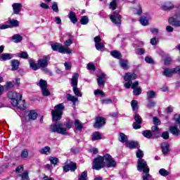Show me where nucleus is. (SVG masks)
Here are the masks:
<instances>
[{"label": "nucleus", "instance_id": "9", "mask_svg": "<svg viewBox=\"0 0 180 180\" xmlns=\"http://www.w3.org/2000/svg\"><path fill=\"white\" fill-rule=\"evenodd\" d=\"M50 55L44 56L42 58L38 60V65L39 68H42L46 72H49V70L46 68L49 65V61H50ZM45 68V69H44Z\"/></svg>", "mask_w": 180, "mask_h": 180}, {"label": "nucleus", "instance_id": "36", "mask_svg": "<svg viewBox=\"0 0 180 180\" xmlns=\"http://www.w3.org/2000/svg\"><path fill=\"white\" fill-rule=\"evenodd\" d=\"M88 178V172L84 171L81 173V174L79 176L78 179L79 180H86Z\"/></svg>", "mask_w": 180, "mask_h": 180}, {"label": "nucleus", "instance_id": "24", "mask_svg": "<svg viewBox=\"0 0 180 180\" xmlns=\"http://www.w3.org/2000/svg\"><path fill=\"white\" fill-rule=\"evenodd\" d=\"M66 98L68 101H69L70 102H72L73 106H75V103L78 102V98L71 94H67Z\"/></svg>", "mask_w": 180, "mask_h": 180}, {"label": "nucleus", "instance_id": "43", "mask_svg": "<svg viewBox=\"0 0 180 180\" xmlns=\"http://www.w3.org/2000/svg\"><path fill=\"white\" fill-rule=\"evenodd\" d=\"M20 155L21 158L22 159L27 158V157H29V151L27 150V149H24L23 150H22Z\"/></svg>", "mask_w": 180, "mask_h": 180}, {"label": "nucleus", "instance_id": "47", "mask_svg": "<svg viewBox=\"0 0 180 180\" xmlns=\"http://www.w3.org/2000/svg\"><path fill=\"white\" fill-rule=\"evenodd\" d=\"M174 8V5L171 3H167L164 6L163 8L165 11H169L170 9H172Z\"/></svg>", "mask_w": 180, "mask_h": 180}, {"label": "nucleus", "instance_id": "11", "mask_svg": "<svg viewBox=\"0 0 180 180\" xmlns=\"http://www.w3.org/2000/svg\"><path fill=\"white\" fill-rule=\"evenodd\" d=\"M39 86L41 88V94H42L43 96H50L51 93H50V91L49 90V89H47V82L46 81H45L44 79H41L39 81Z\"/></svg>", "mask_w": 180, "mask_h": 180}, {"label": "nucleus", "instance_id": "44", "mask_svg": "<svg viewBox=\"0 0 180 180\" xmlns=\"http://www.w3.org/2000/svg\"><path fill=\"white\" fill-rule=\"evenodd\" d=\"M49 161L53 165H57V162H58V158L56 157H50Z\"/></svg>", "mask_w": 180, "mask_h": 180}, {"label": "nucleus", "instance_id": "17", "mask_svg": "<svg viewBox=\"0 0 180 180\" xmlns=\"http://www.w3.org/2000/svg\"><path fill=\"white\" fill-rule=\"evenodd\" d=\"M106 81V75L104 73H101L98 75L97 82L98 86H103L105 85V82Z\"/></svg>", "mask_w": 180, "mask_h": 180}, {"label": "nucleus", "instance_id": "41", "mask_svg": "<svg viewBox=\"0 0 180 180\" xmlns=\"http://www.w3.org/2000/svg\"><path fill=\"white\" fill-rule=\"evenodd\" d=\"M159 174L162 176H168V175H169V172L167 171L165 169H160L159 170Z\"/></svg>", "mask_w": 180, "mask_h": 180}, {"label": "nucleus", "instance_id": "48", "mask_svg": "<svg viewBox=\"0 0 180 180\" xmlns=\"http://www.w3.org/2000/svg\"><path fill=\"white\" fill-rule=\"evenodd\" d=\"M143 180H152L151 175L148 172H144L142 176Z\"/></svg>", "mask_w": 180, "mask_h": 180}, {"label": "nucleus", "instance_id": "3", "mask_svg": "<svg viewBox=\"0 0 180 180\" xmlns=\"http://www.w3.org/2000/svg\"><path fill=\"white\" fill-rule=\"evenodd\" d=\"M64 104L60 103L55 106L54 110L51 111V115L53 117V120L57 122V120H60L63 116V112H64Z\"/></svg>", "mask_w": 180, "mask_h": 180}, {"label": "nucleus", "instance_id": "21", "mask_svg": "<svg viewBox=\"0 0 180 180\" xmlns=\"http://www.w3.org/2000/svg\"><path fill=\"white\" fill-rule=\"evenodd\" d=\"M125 146L129 147V148H139V147H140V146H139V143L133 141H127V143H125Z\"/></svg>", "mask_w": 180, "mask_h": 180}, {"label": "nucleus", "instance_id": "58", "mask_svg": "<svg viewBox=\"0 0 180 180\" xmlns=\"http://www.w3.org/2000/svg\"><path fill=\"white\" fill-rule=\"evenodd\" d=\"M162 139H165V140H168L169 139V133L168 131H165L162 134Z\"/></svg>", "mask_w": 180, "mask_h": 180}, {"label": "nucleus", "instance_id": "2", "mask_svg": "<svg viewBox=\"0 0 180 180\" xmlns=\"http://www.w3.org/2000/svg\"><path fill=\"white\" fill-rule=\"evenodd\" d=\"M73 124L74 122L69 120L66 122L65 127H64V124H63V123H58L54 125H51L50 129L51 131H52L53 133H58V134L67 136V134H68L67 129H71Z\"/></svg>", "mask_w": 180, "mask_h": 180}, {"label": "nucleus", "instance_id": "63", "mask_svg": "<svg viewBox=\"0 0 180 180\" xmlns=\"http://www.w3.org/2000/svg\"><path fill=\"white\" fill-rule=\"evenodd\" d=\"M87 69L91 71H95V65L91 63L87 64Z\"/></svg>", "mask_w": 180, "mask_h": 180}, {"label": "nucleus", "instance_id": "10", "mask_svg": "<svg viewBox=\"0 0 180 180\" xmlns=\"http://www.w3.org/2000/svg\"><path fill=\"white\" fill-rule=\"evenodd\" d=\"M137 168H138V171L139 172L143 171V173L150 172V169L147 165V162H146V160H144L143 159L138 160Z\"/></svg>", "mask_w": 180, "mask_h": 180}, {"label": "nucleus", "instance_id": "51", "mask_svg": "<svg viewBox=\"0 0 180 180\" xmlns=\"http://www.w3.org/2000/svg\"><path fill=\"white\" fill-rule=\"evenodd\" d=\"M10 24L14 26V27H18V26H19V21H18V20H11Z\"/></svg>", "mask_w": 180, "mask_h": 180}, {"label": "nucleus", "instance_id": "29", "mask_svg": "<svg viewBox=\"0 0 180 180\" xmlns=\"http://www.w3.org/2000/svg\"><path fill=\"white\" fill-rule=\"evenodd\" d=\"M75 127L76 130H79V131H81V130H82V128L84 127L82 123H81V122H79L78 120H75Z\"/></svg>", "mask_w": 180, "mask_h": 180}, {"label": "nucleus", "instance_id": "8", "mask_svg": "<svg viewBox=\"0 0 180 180\" xmlns=\"http://www.w3.org/2000/svg\"><path fill=\"white\" fill-rule=\"evenodd\" d=\"M104 167L105 162H103L102 156H98L94 160L92 166L93 169L99 171V169H102V168H104Z\"/></svg>", "mask_w": 180, "mask_h": 180}, {"label": "nucleus", "instance_id": "31", "mask_svg": "<svg viewBox=\"0 0 180 180\" xmlns=\"http://www.w3.org/2000/svg\"><path fill=\"white\" fill-rule=\"evenodd\" d=\"M119 140L121 141V143H124L125 144L127 141H129L127 139V136H126L124 133H120Z\"/></svg>", "mask_w": 180, "mask_h": 180}, {"label": "nucleus", "instance_id": "55", "mask_svg": "<svg viewBox=\"0 0 180 180\" xmlns=\"http://www.w3.org/2000/svg\"><path fill=\"white\" fill-rule=\"evenodd\" d=\"M155 105H156L155 102H154L153 101H149L147 106L149 109H153V108H154V106H155Z\"/></svg>", "mask_w": 180, "mask_h": 180}, {"label": "nucleus", "instance_id": "27", "mask_svg": "<svg viewBox=\"0 0 180 180\" xmlns=\"http://www.w3.org/2000/svg\"><path fill=\"white\" fill-rule=\"evenodd\" d=\"M28 117L30 120H36L37 119V112L34 110H30L28 113Z\"/></svg>", "mask_w": 180, "mask_h": 180}, {"label": "nucleus", "instance_id": "56", "mask_svg": "<svg viewBox=\"0 0 180 180\" xmlns=\"http://www.w3.org/2000/svg\"><path fill=\"white\" fill-rule=\"evenodd\" d=\"M101 103H102V105H109V104L112 103V99L108 98V99L101 100Z\"/></svg>", "mask_w": 180, "mask_h": 180}, {"label": "nucleus", "instance_id": "23", "mask_svg": "<svg viewBox=\"0 0 180 180\" xmlns=\"http://www.w3.org/2000/svg\"><path fill=\"white\" fill-rule=\"evenodd\" d=\"M0 58L2 61H6L8 60H11L13 58V56L11 53H3L0 55Z\"/></svg>", "mask_w": 180, "mask_h": 180}, {"label": "nucleus", "instance_id": "37", "mask_svg": "<svg viewBox=\"0 0 180 180\" xmlns=\"http://www.w3.org/2000/svg\"><path fill=\"white\" fill-rule=\"evenodd\" d=\"M89 22V19L88 18V16H82L80 20L81 25H88V22Z\"/></svg>", "mask_w": 180, "mask_h": 180}, {"label": "nucleus", "instance_id": "39", "mask_svg": "<svg viewBox=\"0 0 180 180\" xmlns=\"http://www.w3.org/2000/svg\"><path fill=\"white\" fill-rule=\"evenodd\" d=\"M139 103H137V101L136 100H133L131 102V106L132 108V110H137V109H139Z\"/></svg>", "mask_w": 180, "mask_h": 180}, {"label": "nucleus", "instance_id": "25", "mask_svg": "<svg viewBox=\"0 0 180 180\" xmlns=\"http://www.w3.org/2000/svg\"><path fill=\"white\" fill-rule=\"evenodd\" d=\"M161 149L163 154H167L169 151V144L167 143H162L161 144Z\"/></svg>", "mask_w": 180, "mask_h": 180}, {"label": "nucleus", "instance_id": "19", "mask_svg": "<svg viewBox=\"0 0 180 180\" xmlns=\"http://www.w3.org/2000/svg\"><path fill=\"white\" fill-rule=\"evenodd\" d=\"M13 13L15 15L19 14L20 11H22V4L20 3H14L12 5Z\"/></svg>", "mask_w": 180, "mask_h": 180}, {"label": "nucleus", "instance_id": "26", "mask_svg": "<svg viewBox=\"0 0 180 180\" xmlns=\"http://www.w3.org/2000/svg\"><path fill=\"white\" fill-rule=\"evenodd\" d=\"M12 40L14 43H20V41L23 40V37L20 34H16L12 37Z\"/></svg>", "mask_w": 180, "mask_h": 180}, {"label": "nucleus", "instance_id": "61", "mask_svg": "<svg viewBox=\"0 0 180 180\" xmlns=\"http://www.w3.org/2000/svg\"><path fill=\"white\" fill-rule=\"evenodd\" d=\"M72 44V39H68L65 41V47H70Z\"/></svg>", "mask_w": 180, "mask_h": 180}, {"label": "nucleus", "instance_id": "32", "mask_svg": "<svg viewBox=\"0 0 180 180\" xmlns=\"http://www.w3.org/2000/svg\"><path fill=\"white\" fill-rule=\"evenodd\" d=\"M39 153L41 154H44V155H49V154H50V147L49 146H45L44 148H42L40 150H39Z\"/></svg>", "mask_w": 180, "mask_h": 180}, {"label": "nucleus", "instance_id": "33", "mask_svg": "<svg viewBox=\"0 0 180 180\" xmlns=\"http://www.w3.org/2000/svg\"><path fill=\"white\" fill-rule=\"evenodd\" d=\"M147 95V99H153V98H155L157 96V93L154 91H148L146 93Z\"/></svg>", "mask_w": 180, "mask_h": 180}, {"label": "nucleus", "instance_id": "35", "mask_svg": "<svg viewBox=\"0 0 180 180\" xmlns=\"http://www.w3.org/2000/svg\"><path fill=\"white\" fill-rule=\"evenodd\" d=\"M111 56H112V57H114L115 58H117L120 59L122 58V53H120V52L117 51H112L110 52Z\"/></svg>", "mask_w": 180, "mask_h": 180}, {"label": "nucleus", "instance_id": "12", "mask_svg": "<svg viewBox=\"0 0 180 180\" xmlns=\"http://www.w3.org/2000/svg\"><path fill=\"white\" fill-rule=\"evenodd\" d=\"M110 19L115 25L122 24V15L119 14V11H116L112 15H110Z\"/></svg>", "mask_w": 180, "mask_h": 180}, {"label": "nucleus", "instance_id": "49", "mask_svg": "<svg viewBox=\"0 0 180 180\" xmlns=\"http://www.w3.org/2000/svg\"><path fill=\"white\" fill-rule=\"evenodd\" d=\"M143 155H144V153L141 150L139 149L138 151L136 152L137 158H139V160H143Z\"/></svg>", "mask_w": 180, "mask_h": 180}, {"label": "nucleus", "instance_id": "53", "mask_svg": "<svg viewBox=\"0 0 180 180\" xmlns=\"http://www.w3.org/2000/svg\"><path fill=\"white\" fill-rule=\"evenodd\" d=\"M134 91H133V93H134V95H140V94H141V88L140 87H136L135 89H133Z\"/></svg>", "mask_w": 180, "mask_h": 180}, {"label": "nucleus", "instance_id": "62", "mask_svg": "<svg viewBox=\"0 0 180 180\" xmlns=\"http://www.w3.org/2000/svg\"><path fill=\"white\" fill-rule=\"evenodd\" d=\"M153 123L155 126H159V124H161L160 120L155 117H153Z\"/></svg>", "mask_w": 180, "mask_h": 180}, {"label": "nucleus", "instance_id": "42", "mask_svg": "<svg viewBox=\"0 0 180 180\" xmlns=\"http://www.w3.org/2000/svg\"><path fill=\"white\" fill-rule=\"evenodd\" d=\"M91 140H93V141H95V140H101V134H99V132H97V131L94 132L93 134Z\"/></svg>", "mask_w": 180, "mask_h": 180}, {"label": "nucleus", "instance_id": "14", "mask_svg": "<svg viewBox=\"0 0 180 180\" xmlns=\"http://www.w3.org/2000/svg\"><path fill=\"white\" fill-rule=\"evenodd\" d=\"M169 23L173 25V26H180V13H178L174 17L169 18Z\"/></svg>", "mask_w": 180, "mask_h": 180}, {"label": "nucleus", "instance_id": "18", "mask_svg": "<svg viewBox=\"0 0 180 180\" xmlns=\"http://www.w3.org/2000/svg\"><path fill=\"white\" fill-rule=\"evenodd\" d=\"M77 169V164L76 163H70L63 167V171L65 172H68V171L74 172Z\"/></svg>", "mask_w": 180, "mask_h": 180}, {"label": "nucleus", "instance_id": "4", "mask_svg": "<svg viewBox=\"0 0 180 180\" xmlns=\"http://www.w3.org/2000/svg\"><path fill=\"white\" fill-rule=\"evenodd\" d=\"M51 47L53 51H58L61 54H71L72 53L71 49L63 46L60 43L52 44Z\"/></svg>", "mask_w": 180, "mask_h": 180}, {"label": "nucleus", "instance_id": "38", "mask_svg": "<svg viewBox=\"0 0 180 180\" xmlns=\"http://www.w3.org/2000/svg\"><path fill=\"white\" fill-rule=\"evenodd\" d=\"M139 22L142 26H147L148 25V20L146 17H141Z\"/></svg>", "mask_w": 180, "mask_h": 180}, {"label": "nucleus", "instance_id": "52", "mask_svg": "<svg viewBox=\"0 0 180 180\" xmlns=\"http://www.w3.org/2000/svg\"><path fill=\"white\" fill-rule=\"evenodd\" d=\"M174 120L176 124H180V115L176 114L174 117Z\"/></svg>", "mask_w": 180, "mask_h": 180}, {"label": "nucleus", "instance_id": "54", "mask_svg": "<svg viewBox=\"0 0 180 180\" xmlns=\"http://www.w3.org/2000/svg\"><path fill=\"white\" fill-rule=\"evenodd\" d=\"M94 95H101L102 98H105V93L101 90L97 89L94 91Z\"/></svg>", "mask_w": 180, "mask_h": 180}, {"label": "nucleus", "instance_id": "20", "mask_svg": "<svg viewBox=\"0 0 180 180\" xmlns=\"http://www.w3.org/2000/svg\"><path fill=\"white\" fill-rule=\"evenodd\" d=\"M136 78H137V75H136L135 73H126L125 76H124V81H133L134 79H136Z\"/></svg>", "mask_w": 180, "mask_h": 180}, {"label": "nucleus", "instance_id": "16", "mask_svg": "<svg viewBox=\"0 0 180 180\" xmlns=\"http://www.w3.org/2000/svg\"><path fill=\"white\" fill-rule=\"evenodd\" d=\"M169 131L173 136H180V124H174L169 127Z\"/></svg>", "mask_w": 180, "mask_h": 180}, {"label": "nucleus", "instance_id": "15", "mask_svg": "<svg viewBox=\"0 0 180 180\" xmlns=\"http://www.w3.org/2000/svg\"><path fill=\"white\" fill-rule=\"evenodd\" d=\"M106 123V121H105V118L102 117H97L96 118V122L94 124V127L96 129H101L102 126H103Z\"/></svg>", "mask_w": 180, "mask_h": 180}, {"label": "nucleus", "instance_id": "50", "mask_svg": "<svg viewBox=\"0 0 180 180\" xmlns=\"http://www.w3.org/2000/svg\"><path fill=\"white\" fill-rule=\"evenodd\" d=\"M21 178L22 180H30L29 179V173L27 172H25L21 174Z\"/></svg>", "mask_w": 180, "mask_h": 180}, {"label": "nucleus", "instance_id": "13", "mask_svg": "<svg viewBox=\"0 0 180 180\" xmlns=\"http://www.w3.org/2000/svg\"><path fill=\"white\" fill-rule=\"evenodd\" d=\"M134 120L135 122L133 124L134 129L136 130H137V129H141V125L140 124L143 123V120L141 119V117H140V115H139L137 112H135Z\"/></svg>", "mask_w": 180, "mask_h": 180}, {"label": "nucleus", "instance_id": "7", "mask_svg": "<svg viewBox=\"0 0 180 180\" xmlns=\"http://www.w3.org/2000/svg\"><path fill=\"white\" fill-rule=\"evenodd\" d=\"M102 158L105 167H108V168L116 167V161H115V160L112 158V156L110 155L105 154L103 157H102Z\"/></svg>", "mask_w": 180, "mask_h": 180}, {"label": "nucleus", "instance_id": "45", "mask_svg": "<svg viewBox=\"0 0 180 180\" xmlns=\"http://www.w3.org/2000/svg\"><path fill=\"white\" fill-rule=\"evenodd\" d=\"M117 6V2L116 0L112 1L110 3V9H112V11H115Z\"/></svg>", "mask_w": 180, "mask_h": 180}, {"label": "nucleus", "instance_id": "22", "mask_svg": "<svg viewBox=\"0 0 180 180\" xmlns=\"http://www.w3.org/2000/svg\"><path fill=\"white\" fill-rule=\"evenodd\" d=\"M68 18L70 20V22H72V23H77V22H78V18H77V15H75V13H74L73 11H70L69 14H68Z\"/></svg>", "mask_w": 180, "mask_h": 180}, {"label": "nucleus", "instance_id": "46", "mask_svg": "<svg viewBox=\"0 0 180 180\" xmlns=\"http://www.w3.org/2000/svg\"><path fill=\"white\" fill-rule=\"evenodd\" d=\"M18 56L20 58H27V57H29V54H27V52L25 51L18 53Z\"/></svg>", "mask_w": 180, "mask_h": 180}, {"label": "nucleus", "instance_id": "5", "mask_svg": "<svg viewBox=\"0 0 180 180\" xmlns=\"http://www.w3.org/2000/svg\"><path fill=\"white\" fill-rule=\"evenodd\" d=\"M79 77V75L78 73H75L71 79V85L73 88V92L76 95V96H82V93L79 91V89H78V78Z\"/></svg>", "mask_w": 180, "mask_h": 180}, {"label": "nucleus", "instance_id": "64", "mask_svg": "<svg viewBox=\"0 0 180 180\" xmlns=\"http://www.w3.org/2000/svg\"><path fill=\"white\" fill-rule=\"evenodd\" d=\"M145 60L146 63H148V64H153V63H154V61L153 60V58L148 56L146 57Z\"/></svg>", "mask_w": 180, "mask_h": 180}, {"label": "nucleus", "instance_id": "40", "mask_svg": "<svg viewBox=\"0 0 180 180\" xmlns=\"http://www.w3.org/2000/svg\"><path fill=\"white\" fill-rule=\"evenodd\" d=\"M95 47L96 50H98V51H101V50H103V49H105V45L103 44V43L100 42L98 44H95Z\"/></svg>", "mask_w": 180, "mask_h": 180}, {"label": "nucleus", "instance_id": "60", "mask_svg": "<svg viewBox=\"0 0 180 180\" xmlns=\"http://www.w3.org/2000/svg\"><path fill=\"white\" fill-rule=\"evenodd\" d=\"M65 70H71V67L72 66V65L71 64V63L69 62H65L64 63Z\"/></svg>", "mask_w": 180, "mask_h": 180}, {"label": "nucleus", "instance_id": "1", "mask_svg": "<svg viewBox=\"0 0 180 180\" xmlns=\"http://www.w3.org/2000/svg\"><path fill=\"white\" fill-rule=\"evenodd\" d=\"M9 99H11V103L14 107L18 108L22 110L26 109V103L25 100L22 101V94H18L15 91H10L8 94Z\"/></svg>", "mask_w": 180, "mask_h": 180}, {"label": "nucleus", "instance_id": "6", "mask_svg": "<svg viewBox=\"0 0 180 180\" xmlns=\"http://www.w3.org/2000/svg\"><path fill=\"white\" fill-rule=\"evenodd\" d=\"M152 132L153 133H151V131L150 130H146L143 131L142 134L146 139H150L153 137V134H155L156 137H158V136L160 134V128H158L157 125L152 127Z\"/></svg>", "mask_w": 180, "mask_h": 180}, {"label": "nucleus", "instance_id": "28", "mask_svg": "<svg viewBox=\"0 0 180 180\" xmlns=\"http://www.w3.org/2000/svg\"><path fill=\"white\" fill-rule=\"evenodd\" d=\"M120 65L124 70H129V61L127 60H121L120 61Z\"/></svg>", "mask_w": 180, "mask_h": 180}, {"label": "nucleus", "instance_id": "30", "mask_svg": "<svg viewBox=\"0 0 180 180\" xmlns=\"http://www.w3.org/2000/svg\"><path fill=\"white\" fill-rule=\"evenodd\" d=\"M30 67H31V68H32V70H34V71H37V70H39V68H40V66L39 65V63H34V61L33 60H30Z\"/></svg>", "mask_w": 180, "mask_h": 180}, {"label": "nucleus", "instance_id": "59", "mask_svg": "<svg viewBox=\"0 0 180 180\" xmlns=\"http://www.w3.org/2000/svg\"><path fill=\"white\" fill-rule=\"evenodd\" d=\"M52 9L54 12H58V5L56 2H53L52 5Z\"/></svg>", "mask_w": 180, "mask_h": 180}, {"label": "nucleus", "instance_id": "57", "mask_svg": "<svg viewBox=\"0 0 180 180\" xmlns=\"http://www.w3.org/2000/svg\"><path fill=\"white\" fill-rule=\"evenodd\" d=\"M15 172H16L17 174H20L23 172V165H20L18 167H16Z\"/></svg>", "mask_w": 180, "mask_h": 180}, {"label": "nucleus", "instance_id": "34", "mask_svg": "<svg viewBox=\"0 0 180 180\" xmlns=\"http://www.w3.org/2000/svg\"><path fill=\"white\" fill-rule=\"evenodd\" d=\"M11 65H12L13 71L16 70L18 68H19V60H12Z\"/></svg>", "mask_w": 180, "mask_h": 180}]
</instances>
